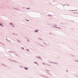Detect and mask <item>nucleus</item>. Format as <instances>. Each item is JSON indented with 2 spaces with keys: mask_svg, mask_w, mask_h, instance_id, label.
<instances>
[{
  "mask_svg": "<svg viewBox=\"0 0 78 78\" xmlns=\"http://www.w3.org/2000/svg\"><path fill=\"white\" fill-rule=\"evenodd\" d=\"M24 69H26V70H28V68H24Z\"/></svg>",
  "mask_w": 78,
  "mask_h": 78,
  "instance_id": "obj_1",
  "label": "nucleus"
},
{
  "mask_svg": "<svg viewBox=\"0 0 78 78\" xmlns=\"http://www.w3.org/2000/svg\"><path fill=\"white\" fill-rule=\"evenodd\" d=\"M27 51H29V50H28V49H27Z\"/></svg>",
  "mask_w": 78,
  "mask_h": 78,
  "instance_id": "obj_6",
  "label": "nucleus"
},
{
  "mask_svg": "<svg viewBox=\"0 0 78 78\" xmlns=\"http://www.w3.org/2000/svg\"><path fill=\"white\" fill-rule=\"evenodd\" d=\"M0 25H1V26H2V27H3V26H2V24H0Z\"/></svg>",
  "mask_w": 78,
  "mask_h": 78,
  "instance_id": "obj_3",
  "label": "nucleus"
},
{
  "mask_svg": "<svg viewBox=\"0 0 78 78\" xmlns=\"http://www.w3.org/2000/svg\"><path fill=\"white\" fill-rule=\"evenodd\" d=\"M10 25H12V23H10Z\"/></svg>",
  "mask_w": 78,
  "mask_h": 78,
  "instance_id": "obj_4",
  "label": "nucleus"
},
{
  "mask_svg": "<svg viewBox=\"0 0 78 78\" xmlns=\"http://www.w3.org/2000/svg\"><path fill=\"white\" fill-rule=\"evenodd\" d=\"M34 62V63H36V64H37V62Z\"/></svg>",
  "mask_w": 78,
  "mask_h": 78,
  "instance_id": "obj_5",
  "label": "nucleus"
},
{
  "mask_svg": "<svg viewBox=\"0 0 78 78\" xmlns=\"http://www.w3.org/2000/svg\"><path fill=\"white\" fill-rule=\"evenodd\" d=\"M39 30H35V32H38Z\"/></svg>",
  "mask_w": 78,
  "mask_h": 78,
  "instance_id": "obj_2",
  "label": "nucleus"
},
{
  "mask_svg": "<svg viewBox=\"0 0 78 78\" xmlns=\"http://www.w3.org/2000/svg\"><path fill=\"white\" fill-rule=\"evenodd\" d=\"M27 21H29V20H27Z\"/></svg>",
  "mask_w": 78,
  "mask_h": 78,
  "instance_id": "obj_8",
  "label": "nucleus"
},
{
  "mask_svg": "<svg viewBox=\"0 0 78 78\" xmlns=\"http://www.w3.org/2000/svg\"><path fill=\"white\" fill-rule=\"evenodd\" d=\"M22 48V49H23H23H24V48Z\"/></svg>",
  "mask_w": 78,
  "mask_h": 78,
  "instance_id": "obj_7",
  "label": "nucleus"
}]
</instances>
